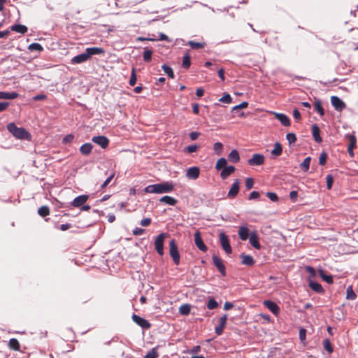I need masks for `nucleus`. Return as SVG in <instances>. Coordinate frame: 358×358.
Listing matches in <instances>:
<instances>
[{
    "instance_id": "4",
    "label": "nucleus",
    "mask_w": 358,
    "mask_h": 358,
    "mask_svg": "<svg viewBox=\"0 0 358 358\" xmlns=\"http://www.w3.org/2000/svg\"><path fill=\"white\" fill-rule=\"evenodd\" d=\"M167 236V234L162 233L157 236L155 241V248L161 256L164 255V241Z\"/></svg>"
},
{
    "instance_id": "11",
    "label": "nucleus",
    "mask_w": 358,
    "mask_h": 358,
    "mask_svg": "<svg viewBox=\"0 0 358 358\" xmlns=\"http://www.w3.org/2000/svg\"><path fill=\"white\" fill-rule=\"evenodd\" d=\"M227 321V315L224 314L219 319V324L215 327V331L217 335H222L224 331V329L226 327Z\"/></svg>"
},
{
    "instance_id": "44",
    "label": "nucleus",
    "mask_w": 358,
    "mask_h": 358,
    "mask_svg": "<svg viewBox=\"0 0 358 358\" xmlns=\"http://www.w3.org/2000/svg\"><path fill=\"white\" fill-rule=\"evenodd\" d=\"M158 352L157 348H153L150 352H148L144 358H157Z\"/></svg>"
},
{
    "instance_id": "22",
    "label": "nucleus",
    "mask_w": 358,
    "mask_h": 358,
    "mask_svg": "<svg viewBox=\"0 0 358 358\" xmlns=\"http://www.w3.org/2000/svg\"><path fill=\"white\" fill-rule=\"evenodd\" d=\"M240 257L242 259V264L247 266H253L255 264V260L251 255L241 254Z\"/></svg>"
},
{
    "instance_id": "47",
    "label": "nucleus",
    "mask_w": 358,
    "mask_h": 358,
    "mask_svg": "<svg viewBox=\"0 0 358 358\" xmlns=\"http://www.w3.org/2000/svg\"><path fill=\"white\" fill-rule=\"evenodd\" d=\"M350 140V143L348 148H350V150H354L356 148L357 139L356 137L353 135H349L348 136Z\"/></svg>"
},
{
    "instance_id": "62",
    "label": "nucleus",
    "mask_w": 358,
    "mask_h": 358,
    "mask_svg": "<svg viewBox=\"0 0 358 358\" xmlns=\"http://www.w3.org/2000/svg\"><path fill=\"white\" fill-rule=\"evenodd\" d=\"M73 135L72 134H69V135H66L64 138H63V141L62 142L64 143H71L73 140Z\"/></svg>"
},
{
    "instance_id": "14",
    "label": "nucleus",
    "mask_w": 358,
    "mask_h": 358,
    "mask_svg": "<svg viewBox=\"0 0 358 358\" xmlns=\"http://www.w3.org/2000/svg\"><path fill=\"white\" fill-rule=\"evenodd\" d=\"M274 117L280 122V123L285 127H289L290 125L289 118L283 113H278L275 112L272 113Z\"/></svg>"
},
{
    "instance_id": "18",
    "label": "nucleus",
    "mask_w": 358,
    "mask_h": 358,
    "mask_svg": "<svg viewBox=\"0 0 358 358\" xmlns=\"http://www.w3.org/2000/svg\"><path fill=\"white\" fill-rule=\"evenodd\" d=\"M90 59L86 51L82 54L78 55L71 59L72 64H80L86 62Z\"/></svg>"
},
{
    "instance_id": "42",
    "label": "nucleus",
    "mask_w": 358,
    "mask_h": 358,
    "mask_svg": "<svg viewBox=\"0 0 358 358\" xmlns=\"http://www.w3.org/2000/svg\"><path fill=\"white\" fill-rule=\"evenodd\" d=\"M162 68L164 70V71L165 72V73L169 77H170L171 78H174L173 71L172 69L170 66H167L166 64H163Z\"/></svg>"
},
{
    "instance_id": "1",
    "label": "nucleus",
    "mask_w": 358,
    "mask_h": 358,
    "mask_svg": "<svg viewBox=\"0 0 358 358\" xmlns=\"http://www.w3.org/2000/svg\"><path fill=\"white\" fill-rule=\"evenodd\" d=\"M174 185L171 182H165L147 186L144 191L146 193L162 194L173 191Z\"/></svg>"
},
{
    "instance_id": "53",
    "label": "nucleus",
    "mask_w": 358,
    "mask_h": 358,
    "mask_svg": "<svg viewBox=\"0 0 358 358\" xmlns=\"http://www.w3.org/2000/svg\"><path fill=\"white\" fill-rule=\"evenodd\" d=\"M327 154L324 152H322L320 154V158H319L320 165L324 166L327 162Z\"/></svg>"
},
{
    "instance_id": "36",
    "label": "nucleus",
    "mask_w": 358,
    "mask_h": 358,
    "mask_svg": "<svg viewBox=\"0 0 358 358\" xmlns=\"http://www.w3.org/2000/svg\"><path fill=\"white\" fill-rule=\"evenodd\" d=\"M227 162L225 158H223V157L220 158L216 162L215 169L217 170L223 169L224 167L227 166Z\"/></svg>"
},
{
    "instance_id": "45",
    "label": "nucleus",
    "mask_w": 358,
    "mask_h": 358,
    "mask_svg": "<svg viewBox=\"0 0 358 358\" xmlns=\"http://www.w3.org/2000/svg\"><path fill=\"white\" fill-rule=\"evenodd\" d=\"M152 50L145 49L143 52V60L146 62H149L152 59Z\"/></svg>"
},
{
    "instance_id": "33",
    "label": "nucleus",
    "mask_w": 358,
    "mask_h": 358,
    "mask_svg": "<svg viewBox=\"0 0 358 358\" xmlns=\"http://www.w3.org/2000/svg\"><path fill=\"white\" fill-rule=\"evenodd\" d=\"M11 30L23 34L27 31V27L22 24H15L11 27Z\"/></svg>"
},
{
    "instance_id": "60",
    "label": "nucleus",
    "mask_w": 358,
    "mask_h": 358,
    "mask_svg": "<svg viewBox=\"0 0 358 358\" xmlns=\"http://www.w3.org/2000/svg\"><path fill=\"white\" fill-rule=\"evenodd\" d=\"M293 117L297 121H300L301 119V113L299 111L298 109L295 108L294 110H293Z\"/></svg>"
},
{
    "instance_id": "24",
    "label": "nucleus",
    "mask_w": 358,
    "mask_h": 358,
    "mask_svg": "<svg viewBox=\"0 0 358 358\" xmlns=\"http://www.w3.org/2000/svg\"><path fill=\"white\" fill-rule=\"evenodd\" d=\"M19 96L18 93L15 92H0V99H14L17 98Z\"/></svg>"
},
{
    "instance_id": "2",
    "label": "nucleus",
    "mask_w": 358,
    "mask_h": 358,
    "mask_svg": "<svg viewBox=\"0 0 358 358\" xmlns=\"http://www.w3.org/2000/svg\"><path fill=\"white\" fill-rule=\"evenodd\" d=\"M6 127L8 131L16 138L30 141L31 134L25 129L17 127L13 122L8 123Z\"/></svg>"
},
{
    "instance_id": "16",
    "label": "nucleus",
    "mask_w": 358,
    "mask_h": 358,
    "mask_svg": "<svg viewBox=\"0 0 358 358\" xmlns=\"http://www.w3.org/2000/svg\"><path fill=\"white\" fill-rule=\"evenodd\" d=\"M200 170L197 166H192L187 169L186 176L189 179L196 180L199 178Z\"/></svg>"
},
{
    "instance_id": "37",
    "label": "nucleus",
    "mask_w": 358,
    "mask_h": 358,
    "mask_svg": "<svg viewBox=\"0 0 358 358\" xmlns=\"http://www.w3.org/2000/svg\"><path fill=\"white\" fill-rule=\"evenodd\" d=\"M38 213L44 217L50 214V208L47 206H43L38 208Z\"/></svg>"
},
{
    "instance_id": "23",
    "label": "nucleus",
    "mask_w": 358,
    "mask_h": 358,
    "mask_svg": "<svg viewBox=\"0 0 358 358\" xmlns=\"http://www.w3.org/2000/svg\"><path fill=\"white\" fill-rule=\"evenodd\" d=\"M320 133V130L319 127L317 124H313L312 126V134H313L314 140L317 143H320L322 141Z\"/></svg>"
},
{
    "instance_id": "25",
    "label": "nucleus",
    "mask_w": 358,
    "mask_h": 358,
    "mask_svg": "<svg viewBox=\"0 0 358 358\" xmlns=\"http://www.w3.org/2000/svg\"><path fill=\"white\" fill-rule=\"evenodd\" d=\"M161 203H164L170 206H174L177 203L178 201L170 196H164L159 199Z\"/></svg>"
},
{
    "instance_id": "9",
    "label": "nucleus",
    "mask_w": 358,
    "mask_h": 358,
    "mask_svg": "<svg viewBox=\"0 0 358 358\" xmlns=\"http://www.w3.org/2000/svg\"><path fill=\"white\" fill-rule=\"evenodd\" d=\"M240 180L238 179H236L233 182L230 189L227 193V196L230 199H234L238 194L240 189Z\"/></svg>"
},
{
    "instance_id": "8",
    "label": "nucleus",
    "mask_w": 358,
    "mask_h": 358,
    "mask_svg": "<svg viewBox=\"0 0 358 358\" xmlns=\"http://www.w3.org/2000/svg\"><path fill=\"white\" fill-rule=\"evenodd\" d=\"M132 320L137 324L138 326L142 327L143 329H148L150 327V323L144 318L141 317L140 316L134 314L131 317Z\"/></svg>"
},
{
    "instance_id": "12",
    "label": "nucleus",
    "mask_w": 358,
    "mask_h": 358,
    "mask_svg": "<svg viewBox=\"0 0 358 358\" xmlns=\"http://www.w3.org/2000/svg\"><path fill=\"white\" fill-rule=\"evenodd\" d=\"M92 142L94 143L99 145L103 149L106 148L108 146L109 144V140L107 137L104 136H94L92 138Z\"/></svg>"
},
{
    "instance_id": "32",
    "label": "nucleus",
    "mask_w": 358,
    "mask_h": 358,
    "mask_svg": "<svg viewBox=\"0 0 358 358\" xmlns=\"http://www.w3.org/2000/svg\"><path fill=\"white\" fill-rule=\"evenodd\" d=\"M8 346L10 349L18 351L20 348V345L19 341L16 338H11L8 342Z\"/></svg>"
},
{
    "instance_id": "55",
    "label": "nucleus",
    "mask_w": 358,
    "mask_h": 358,
    "mask_svg": "<svg viewBox=\"0 0 358 358\" xmlns=\"http://www.w3.org/2000/svg\"><path fill=\"white\" fill-rule=\"evenodd\" d=\"M115 176V172H113L108 177V178L103 182V183L101 185V189H104L105 187H106V186L110 182V181L112 180V179L114 178Z\"/></svg>"
},
{
    "instance_id": "61",
    "label": "nucleus",
    "mask_w": 358,
    "mask_h": 358,
    "mask_svg": "<svg viewBox=\"0 0 358 358\" xmlns=\"http://www.w3.org/2000/svg\"><path fill=\"white\" fill-rule=\"evenodd\" d=\"M145 232L144 229L136 227L133 230V234L135 236L142 235Z\"/></svg>"
},
{
    "instance_id": "40",
    "label": "nucleus",
    "mask_w": 358,
    "mask_h": 358,
    "mask_svg": "<svg viewBox=\"0 0 358 358\" xmlns=\"http://www.w3.org/2000/svg\"><path fill=\"white\" fill-rule=\"evenodd\" d=\"M28 49L30 51H38V52H41L43 50L41 45L38 43H33L30 44L28 47Z\"/></svg>"
},
{
    "instance_id": "15",
    "label": "nucleus",
    "mask_w": 358,
    "mask_h": 358,
    "mask_svg": "<svg viewBox=\"0 0 358 358\" xmlns=\"http://www.w3.org/2000/svg\"><path fill=\"white\" fill-rule=\"evenodd\" d=\"M264 305L275 315L280 312L279 306L273 301L266 300L264 301Z\"/></svg>"
},
{
    "instance_id": "26",
    "label": "nucleus",
    "mask_w": 358,
    "mask_h": 358,
    "mask_svg": "<svg viewBox=\"0 0 358 358\" xmlns=\"http://www.w3.org/2000/svg\"><path fill=\"white\" fill-rule=\"evenodd\" d=\"M282 145L279 142H276L274 144V148L271 150V153L275 157H279L282 155Z\"/></svg>"
},
{
    "instance_id": "63",
    "label": "nucleus",
    "mask_w": 358,
    "mask_h": 358,
    "mask_svg": "<svg viewBox=\"0 0 358 358\" xmlns=\"http://www.w3.org/2000/svg\"><path fill=\"white\" fill-rule=\"evenodd\" d=\"M297 196H298V192L295 190H293V191H291L290 193H289V197H290V199L294 202L296 201V199H297Z\"/></svg>"
},
{
    "instance_id": "7",
    "label": "nucleus",
    "mask_w": 358,
    "mask_h": 358,
    "mask_svg": "<svg viewBox=\"0 0 358 358\" xmlns=\"http://www.w3.org/2000/svg\"><path fill=\"white\" fill-rule=\"evenodd\" d=\"M264 157L261 154H255L248 159V163L250 166H260L264 163Z\"/></svg>"
},
{
    "instance_id": "57",
    "label": "nucleus",
    "mask_w": 358,
    "mask_h": 358,
    "mask_svg": "<svg viewBox=\"0 0 358 358\" xmlns=\"http://www.w3.org/2000/svg\"><path fill=\"white\" fill-rule=\"evenodd\" d=\"M199 148L196 145H191L185 148V151L188 153H192L196 152Z\"/></svg>"
},
{
    "instance_id": "58",
    "label": "nucleus",
    "mask_w": 358,
    "mask_h": 358,
    "mask_svg": "<svg viewBox=\"0 0 358 358\" xmlns=\"http://www.w3.org/2000/svg\"><path fill=\"white\" fill-rule=\"evenodd\" d=\"M254 185V180L251 178H248L245 180V187L247 189H250Z\"/></svg>"
},
{
    "instance_id": "56",
    "label": "nucleus",
    "mask_w": 358,
    "mask_h": 358,
    "mask_svg": "<svg viewBox=\"0 0 358 358\" xmlns=\"http://www.w3.org/2000/svg\"><path fill=\"white\" fill-rule=\"evenodd\" d=\"M223 145L221 143L217 142L213 145L214 150L217 152V155H220L222 150Z\"/></svg>"
},
{
    "instance_id": "35",
    "label": "nucleus",
    "mask_w": 358,
    "mask_h": 358,
    "mask_svg": "<svg viewBox=\"0 0 358 358\" xmlns=\"http://www.w3.org/2000/svg\"><path fill=\"white\" fill-rule=\"evenodd\" d=\"M191 310V307L189 304H182L179 308V313L182 315H187L189 314Z\"/></svg>"
},
{
    "instance_id": "64",
    "label": "nucleus",
    "mask_w": 358,
    "mask_h": 358,
    "mask_svg": "<svg viewBox=\"0 0 358 358\" xmlns=\"http://www.w3.org/2000/svg\"><path fill=\"white\" fill-rule=\"evenodd\" d=\"M306 330L305 329H301L299 331V338L301 341L306 339Z\"/></svg>"
},
{
    "instance_id": "21",
    "label": "nucleus",
    "mask_w": 358,
    "mask_h": 358,
    "mask_svg": "<svg viewBox=\"0 0 358 358\" xmlns=\"http://www.w3.org/2000/svg\"><path fill=\"white\" fill-rule=\"evenodd\" d=\"M235 170L236 169L234 166H229L224 167L220 173L221 178L223 180L227 179L231 173H233L235 171Z\"/></svg>"
},
{
    "instance_id": "28",
    "label": "nucleus",
    "mask_w": 358,
    "mask_h": 358,
    "mask_svg": "<svg viewBox=\"0 0 358 358\" xmlns=\"http://www.w3.org/2000/svg\"><path fill=\"white\" fill-rule=\"evenodd\" d=\"M238 236L241 240H247L249 236V229L246 227H241L238 230Z\"/></svg>"
},
{
    "instance_id": "27",
    "label": "nucleus",
    "mask_w": 358,
    "mask_h": 358,
    "mask_svg": "<svg viewBox=\"0 0 358 358\" xmlns=\"http://www.w3.org/2000/svg\"><path fill=\"white\" fill-rule=\"evenodd\" d=\"M92 148H93V145L91 143H87L83 144L80 148V152L83 155H88L91 153Z\"/></svg>"
},
{
    "instance_id": "29",
    "label": "nucleus",
    "mask_w": 358,
    "mask_h": 358,
    "mask_svg": "<svg viewBox=\"0 0 358 358\" xmlns=\"http://www.w3.org/2000/svg\"><path fill=\"white\" fill-rule=\"evenodd\" d=\"M228 158L229 161L234 163L239 162L240 156L238 152L236 150H231L229 154Z\"/></svg>"
},
{
    "instance_id": "41",
    "label": "nucleus",
    "mask_w": 358,
    "mask_h": 358,
    "mask_svg": "<svg viewBox=\"0 0 358 358\" xmlns=\"http://www.w3.org/2000/svg\"><path fill=\"white\" fill-rule=\"evenodd\" d=\"M323 346L324 348L329 352L332 353L333 352V347L330 342V341L328 338H326L323 341Z\"/></svg>"
},
{
    "instance_id": "19",
    "label": "nucleus",
    "mask_w": 358,
    "mask_h": 358,
    "mask_svg": "<svg viewBox=\"0 0 358 358\" xmlns=\"http://www.w3.org/2000/svg\"><path fill=\"white\" fill-rule=\"evenodd\" d=\"M250 243L252 247L255 249L259 250L261 248V245L259 242L258 236L255 232L252 233L249 236Z\"/></svg>"
},
{
    "instance_id": "31",
    "label": "nucleus",
    "mask_w": 358,
    "mask_h": 358,
    "mask_svg": "<svg viewBox=\"0 0 358 358\" xmlns=\"http://www.w3.org/2000/svg\"><path fill=\"white\" fill-rule=\"evenodd\" d=\"M187 45H189L192 49L199 50L203 48L206 46V43H200L195 42L194 41H188Z\"/></svg>"
},
{
    "instance_id": "6",
    "label": "nucleus",
    "mask_w": 358,
    "mask_h": 358,
    "mask_svg": "<svg viewBox=\"0 0 358 358\" xmlns=\"http://www.w3.org/2000/svg\"><path fill=\"white\" fill-rule=\"evenodd\" d=\"M212 259H213V264L217 267V268L220 272V273L223 276H225L226 275V268H225V266L223 264L222 259L215 255H213Z\"/></svg>"
},
{
    "instance_id": "43",
    "label": "nucleus",
    "mask_w": 358,
    "mask_h": 358,
    "mask_svg": "<svg viewBox=\"0 0 358 358\" xmlns=\"http://www.w3.org/2000/svg\"><path fill=\"white\" fill-rule=\"evenodd\" d=\"M314 107L320 116H323L324 115V110L320 101L315 102Z\"/></svg>"
},
{
    "instance_id": "48",
    "label": "nucleus",
    "mask_w": 358,
    "mask_h": 358,
    "mask_svg": "<svg viewBox=\"0 0 358 358\" xmlns=\"http://www.w3.org/2000/svg\"><path fill=\"white\" fill-rule=\"evenodd\" d=\"M218 303L217 302L213 299L211 298L208 300L207 303V308L210 310H213L216 308H217Z\"/></svg>"
},
{
    "instance_id": "20",
    "label": "nucleus",
    "mask_w": 358,
    "mask_h": 358,
    "mask_svg": "<svg viewBox=\"0 0 358 358\" xmlns=\"http://www.w3.org/2000/svg\"><path fill=\"white\" fill-rule=\"evenodd\" d=\"M85 51L90 58L94 55H103L105 52L103 48L98 47L87 48Z\"/></svg>"
},
{
    "instance_id": "17",
    "label": "nucleus",
    "mask_w": 358,
    "mask_h": 358,
    "mask_svg": "<svg viewBox=\"0 0 358 358\" xmlns=\"http://www.w3.org/2000/svg\"><path fill=\"white\" fill-rule=\"evenodd\" d=\"M88 199L87 195H80L76 197L71 203L73 207H81Z\"/></svg>"
},
{
    "instance_id": "46",
    "label": "nucleus",
    "mask_w": 358,
    "mask_h": 358,
    "mask_svg": "<svg viewBox=\"0 0 358 358\" xmlns=\"http://www.w3.org/2000/svg\"><path fill=\"white\" fill-rule=\"evenodd\" d=\"M320 277L325 281L327 282V283L329 284H331L333 283V278L331 275H326L323 271H320Z\"/></svg>"
},
{
    "instance_id": "38",
    "label": "nucleus",
    "mask_w": 358,
    "mask_h": 358,
    "mask_svg": "<svg viewBox=\"0 0 358 358\" xmlns=\"http://www.w3.org/2000/svg\"><path fill=\"white\" fill-rule=\"evenodd\" d=\"M191 65L190 56L188 53H186L182 59V66L183 68L187 69Z\"/></svg>"
},
{
    "instance_id": "34",
    "label": "nucleus",
    "mask_w": 358,
    "mask_h": 358,
    "mask_svg": "<svg viewBox=\"0 0 358 358\" xmlns=\"http://www.w3.org/2000/svg\"><path fill=\"white\" fill-rule=\"evenodd\" d=\"M311 161L310 157H307L304 159L302 163L300 164V167L301 170L304 172H307L310 167V163Z\"/></svg>"
},
{
    "instance_id": "30",
    "label": "nucleus",
    "mask_w": 358,
    "mask_h": 358,
    "mask_svg": "<svg viewBox=\"0 0 358 358\" xmlns=\"http://www.w3.org/2000/svg\"><path fill=\"white\" fill-rule=\"evenodd\" d=\"M309 286L310 287L314 290L315 292H317V293H323L324 292V289L323 287H322V285L318 283V282H313V281H310L309 282Z\"/></svg>"
},
{
    "instance_id": "39",
    "label": "nucleus",
    "mask_w": 358,
    "mask_h": 358,
    "mask_svg": "<svg viewBox=\"0 0 358 358\" xmlns=\"http://www.w3.org/2000/svg\"><path fill=\"white\" fill-rule=\"evenodd\" d=\"M346 298L350 300H354L357 298V295L353 291L352 287H348L346 290Z\"/></svg>"
},
{
    "instance_id": "54",
    "label": "nucleus",
    "mask_w": 358,
    "mask_h": 358,
    "mask_svg": "<svg viewBox=\"0 0 358 358\" xmlns=\"http://www.w3.org/2000/svg\"><path fill=\"white\" fill-rule=\"evenodd\" d=\"M327 187L328 189H331L334 183V178L331 175H327L326 177Z\"/></svg>"
},
{
    "instance_id": "10",
    "label": "nucleus",
    "mask_w": 358,
    "mask_h": 358,
    "mask_svg": "<svg viewBox=\"0 0 358 358\" xmlns=\"http://www.w3.org/2000/svg\"><path fill=\"white\" fill-rule=\"evenodd\" d=\"M194 243H195V245H196V247L201 251H202V252L207 251L208 248L203 243L201 236V233L199 231H196V233L194 234Z\"/></svg>"
},
{
    "instance_id": "5",
    "label": "nucleus",
    "mask_w": 358,
    "mask_h": 358,
    "mask_svg": "<svg viewBox=\"0 0 358 358\" xmlns=\"http://www.w3.org/2000/svg\"><path fill=\"white\" fill-rule=\"evenodd\" d=\"M220 241L222 249L226 252V253L231 254L232 252L231 247L230 245L228 236L224 232H222L220 234Z\"/></svg>"
},
{
    "instance_id": "59",
    "label": "nucleus",
    "mask_w": 358,
    "mask_h": 358,
    "mask_svg": "<svg viewBox=\"0 0 358 358\" xmlns=\"http://www.w3.org/2000/svg\"><path fill=\"white\" fill-rule=\"evenodd\" d=\"M266 196L269 198L272 201H277L278 200V195L274 192H267Z\"/></svg>"
},
{
    "instance_id": "50",
    "label": "nucleus",
    "mask_w": 358,
    "mask_h": 358,
    "mask_svg": "<svg viewBox=\"0 0 358 358\" xmlns=\"http://www.w3.org/2000/svg\"><path fill=\"white\" fill-rule=\"evenodd\" d=\"M219 101L224 103H230L232 101V98L229 94L225 93L224 96L219 99Z\"/></svg>"
},
{
    "instance_id": "51",
    "label": "nucleus",
    "mask_w": 358,
    "mask_h": 358,
    "mask_svg": "<svg viewBox=\"0 0 358 358\" xmlns=\"http://www.w3.org/2000/svg\"><path fill=\"white\" fill-rule=\"evenodd\" d=\"M136 83V69L135 68H132L131 77L129 79V85L131 86H134Z\"/></svg>"
},
{
    "instance_id": "49",
    "label": "nucleus",
    "mask_w": 358,
    "mask_h": 358,
    "mask_svg": "<svg viewBox=\"0 0 358 358\" xmlns=\"http://www.w3.org/2000/svg\"><path fill=\"white\" fill-rule=\"evenodd\" d=\"M248 106V103L247 101H243L239 105L235 106L232 108L231 112H236L240 109L246 108Z\"/></svg>"
},
{
    "instance_id": "13",
    "label": "nucleus",
    "mask_w": 358,
    "mask_h": 358,
    "mask_svg": "<svg viewBox=\"0 0 358 358\" xmlns=\"http://www.w3.org/2000/svg\"><path fill=\"white\" fill-rule=\"evenodd\" d=\"M331 102L334 108L338 111H341L345 108V103L336 96L331 97Z\"/></svg>"
},
{
    "instance_id": "3",
    "label": "nucleus",
    "mask_w": 358,
    "mask_h": 358,
    "mask_svg": "<svg viewBox=\"0 0 358 358\" xmlns=\"http://www.w3.org/2000/svg\"><path fill=\"white\" fill-rule=\"evenodd\" d=\"M169 254L171 257L174 264L178 265L180 264V254L178 250L176 241L174 239L171 240L169 242Z\"/></svg>"
},
{
    "instance_id": "52",
    "label": "nucleus",
    "mask_w": 358,
    "mask_h": 358,
    "mask_svg": "<svg viewBox=\"0 0 358 358\" xmlns=\"http://www.w3.org/2000/svg\"><path fill=\"white\" fill-rule=\"evenodd\" d=\"M286 138L289 144L294 143L296 141V136L294 133H288L286 135Z\"/></svg>"
}]
</instances>
